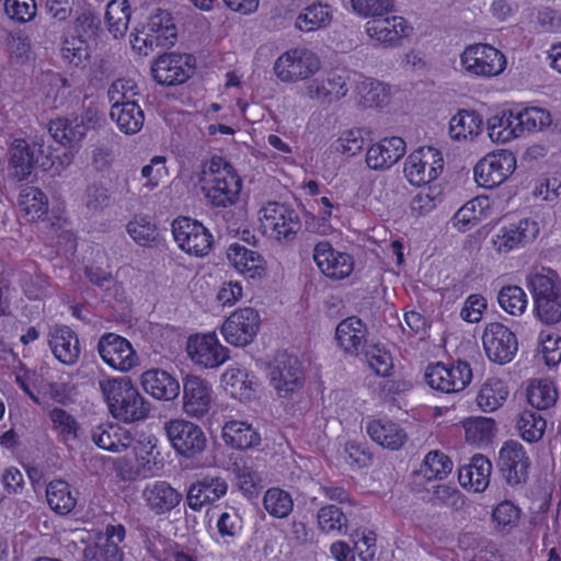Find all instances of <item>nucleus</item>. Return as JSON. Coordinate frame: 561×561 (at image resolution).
<instances>
[{
	"label": "nucleus",
	"instance_id": "1",
	"mask_svg": "<svg viewBox=\"0 0 561 561\" xmlns=\"http://www.w3.org/2000/svg\"><path fill=\"white\" fill-rule=\"evenodd\" d=\"M99 387L111 415L123 423L146 420L151 411L150 402L139 392L128 377H108Z\"/></svg>",
	"mask_w": 561,
	"mask_h": 561
},
{
	"label": "nucleus",
	"instance_id": "2",
	"mask_svg": "<svg viewBox=\"0 0 561 561\" xmlns=\"http://www.w3.org/2000/svg\"><path fill=\"white\" fill-rule=\"evenodd\" d=\"M205 199L213 207L227 208L240 199L242 180L237 170L220 157H214L199 179Z\"/></svg>",
	"mask_w": 561,
	"mask_h": 561
},
{
	"label": "nucleus",
	"instance_id": "3",
	"mask_svg": "<svg viewBox=\"0 0 561 561\" xmlns=\"http://www.w3.org/2000/svg\"><path fill=\"white\" fill-rule=\"evenodd\" d=\"M527 285L534 298V311L545 324L561 320V282L548 267H534L527 276Z\"/></svg>",
	"mask_w": 561,
	"mask_h": 561
},
{
	"label": "nucleus",
	"instance_id": "4",
	"mask_svg": "<svg viewBox=\"0 0 561 561\" xmlns=\"http://www.w3.org/2000/svg\"><path fill=\"white\" fill-rule=\"evenodd\" d=\"M506 65L504 53L486 43L469 44L459 54V69L471 78L497 77L505 71Z\"/></svg>",
	"mask_w": 561,
	"mask_h": 561
},
{
	"label": "nucleus",
	"instance_id": "5",
	"mask_svg": "<svg viewBox=\"0 0 561 561\" xmlns=\"http://www.w3.org/2000/svg\"><path fill=\"white\" fill-rule=\"evenodd\" d=\"M105 119L96 104H89L80 114L57 117L49 123L51 137L65 147L79 145L87 133L103 126Z\"/></svg>",
	"mask_w": 561,
	"mask_h": 561
},
{
	"label": "nucleus",
	"instance_id": "6",
	"mask_svg": "<svg viewBox=\"0 0 561 561\" xmlns=\"http://www.w3.org/2000/svg\"><path fill=\"white\" fill-rule=\"evenodd\" d=\"M321 69V58L307 47L298 46L282 53L273 65L275 77L283 83H304Z\"/></svg>",
	"mask_w": 561,
	"mask_h": 561
},
{
	"label": "nucleus",
	"instance_id": "7",
	"mask_svg": "<svg viewBox=\"0 0 561 561\" xmlns=\"http://www.w3.org/2000/svg\"><path fill=\"white\" fill-rule=\"evenodd\" d=\"M259 229L268 239L289 242L300 230L298 214L285 204L268 202L257 211Z\"/></svg>",
	"mask_w": 561,
	"mask_h": 561
},
{
	"label": "nucleus",
	"instance_id": "8",
	"mask_svg": "<svg viewBox=\"0 0 561 561\" xmlns=\"http://www.w3.org/2000/svg\"><path fill=\"white\" fill-rule=\"evenodd\" d=\"M158 439L153 435H141L131 442V455H127L115 461L114 468L123 480H135L138 477L154 474L160 453L157 450Z\"/></svg>",
	"mask_w": 561,
	"mask_h": 561
},
{
	"label": "nucleus",
	"instance_id": "9",
	"mask_svg": "<svg viewBox=\"0 0 561 561\" xmlns=\"http://www.w3.org/2000/svg\"><path fill=\"white\" fill-rule=\"evenodd\" d=\"M50 165L45 153L44 142L24 139H14L8 150V175L15 181H24L34 171L35 167L47 169Z\"/></svg>",
	"mask_w": 561,
	"mask_h": 561
},
{
	"label": "nucleus",
	"instance_id": "10",
	"mask_svg": "<svg viewBox=\"0 0 561 561\" xmlns=\"http://www.w3.org/2000/svg\"><path fill=\"white\" fill-rule=\"evenodd\" d=\"M516 156L508 149H496L473 167V180L480 187L493 188L506 182L516 171Z\"/></svg>",
	"mask_w": 561,
	"mask_h": 561
},
{
	"label": "nucleus",
	"instance_id": "11",
	"mask_svg": "<svg viewBox=\"0 0 561 561\" xmlns=\"http://www.w3.org/2000/svg\"><path fill=\"white\" fill-rule=\"evenodd\" d=\"M413 26L400 15H381L368 20L364 32L374 47L396 48L413 34Z\"/></svg>",
	"mask_w": 561,
	"mask_h": 561
},
{
	"label": "nucleus",
	"instance_id": "12",
	"mask_svg": "<svg viewBox=\"0 0 561 561\" xmlns=\"http://www.w3.org/2000/svg\"><path fill=\"white\" fill-rule=\"evenodd\" d=\"M185 350L190 360L203 369L219 368L230 358L229 348L221 344L214 331L192 334Z\"/></svg>",
	"mask_w": 561,
	"mask_h": 561
},
{
	"label": "nucleus",
	"instance_id": "13",
	"mask_svg": "<svg viewBox=\"0 0 561 561\" xmlns=\"http://www.w3.org/2000/svg\"><path fill=\"white\" fill-rule=\"evenodd\" d=\"M173 239L179 249L196 257L206 256L214 243L208 228L190 217H179L171 225Z\"/></svg>",
	"mask_w": 561,
	"mask_h": 561
},
{
	"label": "nucleus",
	"instance_id": "14",
	"mask_svg": "<svg viewBox=\"0 0 561 561\" xmlns=\"http://www.w3.org/2000/svg\"><path fill=\"white\" fill-rule=\"evenodd\" d=\"M444 170L442 152L434 147H421L413 150L405 159L403 174L414 186H421L435 181Z\"/></svg>",
	"mask_w": 561,
	"mask_h": 561
},
{
	"label": "nucleus",
	"instance_id": "15",
	"mask_svg": "<svg viewBox=\"0 0 561 561\" xmlns=\"http://www.w3.org/2000/svg\"><path fill=\"white\" fill-rule=\"evenodd\" d=\"M539 224L529 218L499 228L490 238V250L506 255L534 242L539 236Z\"/></svg>",
	"mask_w": 561,
	"mask_h": 561
},
{
	"label": "nucleus",
	"instance_id": "16",
	"mask_svg": "<svg viewBox=\"0 0 561 561\" xmlns=\"http://www.w3.org/2000/svg\"><path fill=\"white\" fill-rule=\"evenodd\" d=\"M261 327V316L252 307L236 309L220 325V334L226 343L234 347H244L256 337Z\"/></svg>",
	"mask_w": 561,
	"mask_h": 561
},
{
	"label": "nucleus",
	"instance_id": "17",
	"mask_svg": "<svg viewBox=\"0 0 561 561\" xmlns=\"http://www.w3.org/2000/svg\"><path fill=\"white\" fill-rule=\"evenodd\" d=\"M266 377L277 397L287 398L304 385L300 360L293 355L279 354L268 365Z\"/></svg>",
	"mask_w": 561,
	"mask_h": 561
},
{
	"label": "nucleus",
	"instance_id": "18",
	"mask_svg": "<svg viewBox=\"0 0 561 561\" xmlns=\"http://www.w3.org/2000/svg\"><path fill=\"white\" fill-rule=\"evenodd\" d=\"M126 530L121 524L108 525L104 533H90L87 538L83 558L84 561H123L124 552L121 543L125 539Z\"/></svg>",
	"mask_w": 561,
	"mask_h": 561
},
{
	"label": "nucleus",
	"instance_id": "19",
	"mask_svg": "<svg viewBox=\"0 0 561 561\" xmlns=\"http://www.w3.org/2000/svg\"><path fill=\"white\" fill-rule=\"evenodd\" d=\"M165 435L176 454L192 458L204 451L207 438L202 427L184 419H173L164 424Z\"/></svg>",
	"mask_w": 561,
	"mask_h": 561
},
{
	"label": "nucleus",
	"instance_id": "20",
	"mask_svg": "<svg viewBox=\"0 0 561 561\" xmlns=\"http://www.w3.org/2000/svg\"><path fill=\"white\" fill-rule=\"evenodd\" d=\"M471 379V368L465 362H457L451 365L433 364L426 367L424 374L426 385L433 390L444 393L463 390Z\"/></svg>",
	"mask_w": 561,
	"mask_h": 561
},
{
	"label": "nucleus",
	"instance_id": "21",
	"mask_svg": "<svg viewBox=\"0 0 561 561\" xmlns=\"http://www.w3.org/2000/svg\"><path fill=\"white\" fill-rule=\"evenodd\" d=\"M98 352L110 368L119 373H128L139 364V357L131 343L115 333H106L100 337Z\"/></svg>",
	"mask_w": 561,
	"mask_h": 561
},
{
	"label": "nucleus",
	"instance_id": "22",
	"mask_svg": "<svg viewBox=\"0 0 561 561\" xmlns=\"http://www.w3.org/2000/svg\"><path fill=\"white\" fill-rule=\"evenodd\" d=\"M482 346L486 357L504 365L513 360L518 350L516 335L503 323H488L482 333Z\"/></svg>",
	"mask_w": 561,
	"mask_h": 561
},
{
	"label": "nucleus",
	"instance_id": "23",
	"mask_svg": "<svg viewBox=\"0 0 561 561\" xmlns=\"http://www.w3.org/2000/svg\"><path fill=\"white\" fill-rule=\"evenodd\" d=\"M214 403L211 385L196 375L183 379L182 410L188 417L201 420L208 414Z\"/></svg>",
	"mask_w": 561,
	"mask_h": 561
},
{
	"label": "nucleus",
	"instance_id": "24",
	"mask_svg": "<svg viewBox=\"0 0 561 561\" xmlns=\"http://www.w3.org/2000/svg\"><path fill=\"white\" fill-rule=\"evenodd\" d=\"M313 261L321 273L331 279L347 278L354 271L353 256L337 249L327 241H321L313 249Z\"/></svg>",
	"mask_w": 561,
	"mask_h": 561
},
{
	"label": "nucleus",
	"instance_id": "25",
	"mask_svg": "<svg viewBox=\"0 0 561 561\" xmlns=\"http://www.w3.org/2000/svg\"><path fill=\"white\" fill-rule=\"evenodd\" d=\"M139 383L146 394L159 402H172L181 393V383L175 374L159 367L144 370Z\"/></svg>",
	"mask_w": 561,
	"mask_h": 561
},
{
	"label": "nucleus",
	"instance_id": "26",
	"mask_svg": "<svg viewBox=\"0 0 561 561\" xmlns=\"http://www.w3.org/2000/svg\"><path fill=\"white\" fill-rule=\"evenodd\" d=\"M347 92V78L336 72H331L325 77H312L300 88L304 98L323 104L337 102L345 98Z\"/></svg>",
	"mask_w": 561,
	"mask_h": 561
},
{
	"label": "nucleus",
	"instance_id": "27",
	"mask_svg": "<svg viewBox=\"0 0 561 561\" xmlns=\"http://www.w3.org/2000/svg\"><path fill=\"white\" fill-rule=\"evenodd\" d=\"M228 265L245 279H262L267 274V264L262 254L233 242L226 249Z\"/></svg>",
	"mask_w": 561,
	"mask_h": 561
},
{
	"label": "nucleus",
	"instance_id": "28",
	"mask_svg": "<svg viewBox=\"0 0 561 561\" xmlns=\"http://www.w3.org/2000/svg\"><path fill=\"white\" fill-rule=\"evenodd\" d=\"M486 130V121L476 110L460 108L448 122V137L451 141L469 145L477 142Z\"/></svg>",
	"mask_w": 561,
	"mask_h": 561
},
{
	"label": "nucleus",
	"instance_id": "29",
	"mask_svg": "<svg viewBox=\"0 0 561 561\" xmlns=\"http://www.w3.org/2000/svg\"><path fill=\"white\" fill-rule=\"evenodd\" d=\"M530 459L524 446L516 440L503 444L499 451L500 470L511 485L524 483L528 478Z\"/></svg>",
	"mask_w": 561,
	"mask_h": 561
},
{
	"label": "nucleus",
	"instance_id": "30",
	"mask_svg": "<svg viewBox=\"0 0 561 561\" xmlns=\"http://www.w3.org/2000/svg\"><path fill=\"white\" fill-rule=\"evenodd\" d=\"M407 152V144L401 137H385L371 144L365 154V163L374 171H387Z\"/></svg>",
	"mask_w": 561,
	"mask_h": 561
},
{
	"label": "nucleus",
	"instance_id": "31",
	"mask_svg": "<svg viewBox=\"0 0 561 561\" xmlns=\"http://www.w3.org/2000/svg\"><path fill=\"white\" fill-rule=\"evenodd\" d=\"M193 71L190 55L164 54L151 67L154 80L160 84L173 85L185 82Z\"/></svg>",
	"mask_w": 561,
	"mask_h": 561
},
{
	"label": "nucleus",
	"instance_id": "32",
	"mask_svg": "<svg viewBox=\"0 0 561 561\" xmlns=\"http://www.w3.org/2000/svg\"><path fill=\"white\" fill-rule=\"evenodd\" d=\"M220 383L227 394L240 402L253 400L259 387L256 376L239 364H232L225 369Z\"/></svg>",
	"mask_w": 561,
	"mask_h": 561
},
{
	"label": "nucleus",
	"instance_id": "33",
	"mask_svg": "<svg viewBox=\"0 0 561 561\" xmlns=\"http://www.w3.org/2000/svg\"><path fill=\"white\" fill-rule=\"evenodd\" d=\"M495 201L486 195H479L466 202L451 217L450 224L459 232L473 229L493 215Z\"/></svg>",
	"mask_w": 561,
	"mask_h": 561
},
{
	"label": "nucleus",
	"instance_id": "34",
	"mask_svg": "<svg viewBox=\"0 0 561 561\" xmlns=\"http://www.w3.org/2000/svg\"><path fill=\"white\" fill-rule=\"evenodd\" d=\"M486 135L493 145H506L524 136L516 108L501 110L486 119Z\"/></svg>",
	"mask_w": 561,
	"mask_h": 561
},
{
	"label": "nucleus",
	"instance_id": "35",
	"mask_svg": "<svg viewBox=\"0 0 561 561\" xmlns=\"http://www.w3.org/2000/svg\"><path fill=\"white\" fill-rule=\"evenodd\" d=\"M141 499L151 513L165 515L181 503L182 494L169 482L156 480L144 486Z\"/></svg>",
	"mask_w": 561,
	"mask_h": 561
},
{
	"label": "nucleus",
	"instance_id": "36",
	"mask_svg": "<svg viewBox=\"0 0 561 561\" xmlns=\"http://www.w3.org/2000/svg\"><path fill=\"white\" fill-rule=\"evenodd\" d=\"M366 433L378 446L391 451L400 450L409 439L408 433L402 425L389 419L368 421Z\"/></svg>",
	"mask_w": 561,
	"mask_h": 561
},
{
	"label": "nucleus",
	"instance_id": "37",
	"mask_svg": "<svg viewBox=\"0 0 561 561\" xmlns=\"http://www.w3.org/2000/svg\"><path fill=\"white\" fill-rule=\"evenodd\" d=\"M48 345L55 358L64 365H75L81 354L79 337L67 325H56L50 329Z\"/></svg>",
	"mask_w": 561,
	"mask_h": 561
},
{
	"label": "nucleus",
	"instance_id": "38",
	"mask_svg": "<svg viewBox=\"0 0 561 561\" xmlns=\"http://www.w3.org/2000/svg\"><path fill=\"white\" fill-rule=\"evenodd\" d=\"M227 491L228 484L224 478L205 476L190 486L186 496L187 504L192 510L199 511L203 506L225 496Z\"/></svg>",
	"mask_w": 561,
	"mask_h": 561
},
{
	"label": "nucleus",
	"instance_id": "39",
	"mask_svg": "<svg viewBox=\"0 0 561 561\" xmlns=\"http://www.w3.org/2000/svg\"><path fill=\"white\" fill-rule=\"evenodd\" d=\"M224 443L239 450H247L257 447L261 444V434L247 420L229 419L225 421L221 428Z\"/></svg>",
	"mask_w": 561,
	"mask_h": 561
},
{
	"label": "nucleus",
	"instance_id": "40",
	"mask_svg": "<svg viewBox=\"0 0 561 561\" xmlns=\"http://www.w3.org/2000/svg\"><path fill=\"white\" fill-rule=\"evenodd\" d=\"M367 337V328L357 317L342 320L335 329L337 346L346 354L357 355Z\"/></svg>",
	"mask_w": 561,
	"mask_h": 561
},
{
	"label": "nucleus",
	"instance_id": "41",
	"mask_svg": "<svg viewBox=\"0 0 561 561\" xmlns=\"http://www.w3.org/2000/svg\"><path fill=\"white\" fill-rule=\"evenodd\" d=\"M491 472V461L483 455H474L468 465L460 467L458 480L465 489L479 493L488 488Z\"/></svg>",
	"mask_w": 561,
	"mask_h": 561
},
{
	"label": "nucleus",
	"instance_id": "42",
	"mask_svg": "<svg viewBox=\"0 0 561 561\" xmlns=\"http://www.w3.org/2000/svg\"><path fill=\"white\" fill-rule=\"evenodd\" d=\"M334 20V9L322 2H312L305 7L295 20V27L304 33L325 30Z\"/></svg>",
	"mask_w": 561,
	"mask_h": 561
},
{
	"label": "nucleus",
	"instance_id": "43",
	"mask_svg": "<svg viewBox=\"0 0 561 561\" xmlns=\"http://www.w3.org/2000/svg\"><path fill=\"white\" fill-rule=\"evenodd\" d=\"M92 439L98 447L112 453H122L128 449L133 442L129 431L115 423L96 426L93 430Z\"/></svg>",
	"mask_w": 561,
	"mask_h": 561
},
{
	"label": "nucleus",
	"instance_id": "44",
	"mask_svg": "<svg viewBox=\"0 0 561 561\" xmlns=\"http://www.w3.org/2000/svg\"><path fill=\"white\" fill-rule=\"evenodd\" d=\"M142 33L151 36L157 47H170L175 43L176 28L170 12L157 9L142 27Z\"/></svg>",
	"mask_w": 561,
	"mask_h": 561
},
{
	"label": "nucleus",
	"instance_id": "45",
	"mask_svg": "<svg viewBox=\"0 0 561 561\" xmlns=\"http://www.w3.org/2000/svg\"><path fill=\"white\" fill-rule=\"evenodd\" d=\"M356 95L363 108H381L390 103L392 91L385 82L365 78L356 84Z\"/></svg>",
	"mask_w": 561,
	"mask_h": 561
},
{
	"label": "nucleus",
	"instance_id": "46",
	"mask_svg": "<svg viewBox=\"0 0 561 561\" xmlns=\"http://www.w3.org/2000/svg\"><path fill=\"white\" fill-rule=\"evenodd\" d=\"M508 382L500 377H489L480 387L477 404L483 412H494L501 408L510 396Z\"/></svg>",
	"mask_w": 561,
	"mask_h": 561
},
{
	"label": "nucleus",
	"instance_id": "47",
	"mask_svg": "<svg viewBox=\"0 0 561 561\" xmlns=\"http://www.w3.org/2000/svg\"><path fill=\"white\" fill-rule=\"evenodd\" d=\"M16 205L21 215L30 221L44 219L48 213V197L35 186H23Z\"/></svg>",
	"mask_w": 561,
	"mask_h": 561
},
{
	"label": "nucleus",
	"instance_id": "48",
	"mask_svg": "<svg viewBox=\"0 0 561 561\" xmlns=\"http://www.w3.org/2000/svg\"><path fill=\"white\" fill-rule=\"evenodd\" d=\"M466 442L482 447L495 437L497 427L492 417L472 416L462 421Z\"/></svg>",
	"mask_w": 561,
	"mask_h": 561
},
{
	"label": "nucleus",
	"instance_id": "49",
	"mask_svg": "<svg viewBox=\"0 0 561 561\" xmlns=\"http://www.w3.org/2000/svg\"><path fill=\"white\" fill-rule=\"evenodd\" d=\"M46 499L49 507L59 515L69 514L78 501L77 492L64 480L49 482L46 489Z\"/></svg>",
	"mask_w": 561,
	"mask_h": 561
},
{
	"label": "nucleus",
	"instance_id": "50",
	"mask_svg": "<svg viewBox=\"0 0 561 561\" xmlns=\"http://www.w3.org/2000/svg\"><path fill=\"white\" fill-rule=\"evenodd\" d=\"M111 118L117 128L126 134H137L144 126L145 115L137 102H127L123 106H111Z\"/></svg>",
	"mask_w": 561,
	"mask_h": 561
},
{
	"label": "nucleus",
	"instance_id": "51",
	"mask_svg": "<svg viewBox=\"0 0 561 561\" xmlns=\"http://www.w3.org/2000/svg\"><path fill=\"white\" fill-rule=\"evenodd\" d=\"M318 530L323 535H345L348 519L343 511L332 504L320 507L316 515Z\"/></svg>",
	"mask_w": 561,
	"mask_h": 561
},
{
	"label": "nucleus",
	"instance_id": "52",
	"mask_svg": "<svg viewBox=\"0 0 561 561\" xmlns=\"http://www.w3.org/2000/svg\"><path fill=\"white\" fill-rule=\"evenodd\" d=\"M526 397L531 407L538 410H546L556 404L558 391L550 379H533L527 386Z\"/></svg>",
	"mask_w": 561,
	"mask_h": 561
},
{
	"label": "nucleus",
	"instance_id": "53",
	"mask_svg": "<svg viewBox=\"0 0 561 561\" xmlns=\"http://www.w3.org/2000/svg\"><path fill=\"white\" fill-rule=\"evenodd\" d=\"M523 134H537L548 129L553 122L549 110L541 106L516 108Z\"/></svg>",
	"mask_w": 561,
	"mask_h": 561
},
{
	"label": "nucleus",
	"instance_id": "54",
	"mask_svg": "<svg viewBox=\"0 0 561 561\" xmlns=\"http://www.w3.org/2000/svg\"><path fill=\"white\" fill-rule=\"evenodd\" d=\"M130 19V8L127 0H112L106 8L105 22L107 31L115 38L126 34Z\"/></svg>",
	"mask_w": 561,
	"mask_h": 561
},
{
	"label": "nucleus",
	"instance_id": "55",
	"mask_svg": "<svg viewBox=\"0 0 561 561\" xmlns=\"http://www.w3.org/2000/svg\"><path fill=\"white\" fill-rule=\"evenodd\" d=\"M497 302L510 316L520 317L527 310L528 297L520 286L505 285L497 293Z\"/></svg>",
	"mask_w": 561,
	"mask_h": 561
},
{
	"label": "nucleus",
	"instance_id": "56",
	"mask_svg": "<svg viewBox=\"0 0 561 561\" xmlns=\"http://www.w3.org/2000/svg\"><path fill=\"white\" fill-rule=\"evenodd\" d=\"M546 419L537 412L531 410H524L517 416L516 430L519 436L528 443L540 440L546 432Z\"/></svg>",
	"mask_w": 561,
	"mask_h": 561
},
{
	"label": "nucleus",
	"instance_id": "57",
	"mask_svg": "<svg viewBox=\"0 0 561 561\" xmlns=\"http://www.w3.org/2000/svg\"><path fill=\"white\" fill-rule=\"evenodd\" d=\"M365 146V131L360 127H350L340 131L333 141L336 153L347 158L359 154Z\"/></svg>",
	"mask_w": 561,
	"mask_h": 561
},
{
	"label": "nucleus",
	"instance_id": "58",
	"mask_svg": "<svg viewBox=\"0 0 561 561\" xmlns=\"http://www.w3.org/2000/svg\"><path fill=\"white\" fill-rule=\"evenodd\" d=\"M263 506L272 517L285 518L293 512L294 500L288 491L274 486L266 490Z\"/></svg>",
	"mask_w": 561,
	"mask_h": 561
},
{
	"label": "nucleus",
	"instance_id": "59",
	"mask_svg": "<svg viewBox=\"0 0 561 561\" xmlns=\"http://www.w3.org/2000/svg\"><path fill=\"white\" fill-rule=\"evenodd\" d=\"M222 107L218 103L209 104L205 111V117L208 121V125L206 126V134L208 136H232L236 133V129L231 125L232 114L231 111H225L221 114L219 112Z\"/></svg>",
	"mask_w": 561,
	"mask_h": 561
},
{
	"label": "nucleus",
	"instance_id": "60",
	"mask_svg": "<svg viewBox=\"0 0 561 561\" xmlns=\"http://www.w3.org/2000/svg\"><path fill=\"white\" fill-rule=\"evenodd\" d=\"M366 363L377 376L388 377L392 374L394 365L389 350L380 343L369 344L365 351Z\"/></svg>",
	"mask_w": 561,
	"mask_h": 561
},
{
	"label": "nucleus",
	"instance_id": "61",
	"mask_svg": "<svg viewBox=\"0 0 561 561\" xmlns=\"http://www.w3.org/2000/svg\"><path fill=\"white\" fill-rule=\"evenodd\" d=\"M129 237L141 247H151L157 238L158 230L151 218L144 215L135 216L126 226Z\"/></svg>",
	"mask_w": 561,
	"mask_h": 561
},
{
	"label": "nucleus",
	"instance_id": "62",
	"mask_svg": "<svg viewBox=\"0 0 561 561\" xmlns=\"http://www.w3.org/2000/svg\"><path fill=\"white\" fill-rule=\"evenodd\" d=\"M444 190L440 184H432L415 194L410 203L411 211L424 216L433 211L443 202Z\"/></svg>",
	"mask_w": 561,
	"mask_h": 561
},
{
	"label": "nucleus",
	"instance_id": "63",
	"mask_svg": "<svg viewBox=\"0 0 561 561\" xmlns=\"http://www.w3.org/2000/svg\"><path fill=\"white\" fill-rule=\"evenodd\" d=\"M451 470L453 461L442 451H430L423 460L422 472L428 480H443Z\"/></svg>",
	"mask_w": 561,
	"mask_h": 561
},
{
	"label": "nucleus",
	"instance_id": "64",
	"mask_svg": "<svg viewBox=\"0 0 561 561\" xmlns=\"http://www.w3.org/2000/svg\"><path fill=\"white\" fill-rule=\"evenodd\" d=\"M137 84L133 79L122 78L115 80L108 88L107 96L111 106H123L127 102H137Z\"/></svg>",
	"mask_w": 561,
	"mask_h": 561
}]
</instances>
